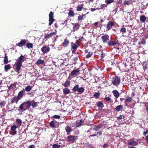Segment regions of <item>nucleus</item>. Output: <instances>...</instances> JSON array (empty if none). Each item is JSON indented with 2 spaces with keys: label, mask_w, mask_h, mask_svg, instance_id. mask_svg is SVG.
Segmentation results:
<instances>
[{
  "label": "nucleus",
  "mask_w": 148,
  "mask_h": 148,
  "mask_svg": "<svg viewBox=\"0 0 148 148\" xmlns=\"http://www.w3.org/2000/svg\"><path fill=\"white\" fill-rule=\"evenodd\" d=\"M26 59L24 56L22 55L16 60V62L15 64V68L14 69V70L18 74L21 72L20 71L21 69V67L22 66L23 62Z\"/></svg>",
  "instance_id": "1"
},
{
  "label": "nucleus",
  "mask_w": 148,
  "mask_h": 148,
  "mask_svg": "<svg viewBox=\"0 0 148 148\" xmlns=\"http://www.w3.org/2000/svg\"><path fill=\"white\" fill-rule=\"evenodd\" d=\"M32 101L30 100H28L26 101L23 102L21 103L19 107V111L21 112H23L29 109L32 105Z\"/></svg>",
  "instance_id": "2"
},
{
  "label": "nucleus",
  "mask_w": 148,
  "mask_h": 148,
  "mask_svg": "<svg viewBox=\"0 0 148 148\" xmlns=\"http://www.w3.org/2000/svg\"><path fill=\"white\" fill-rule=\"evenodd\" d=\"M121 79L118 76H115L112 78V84L113 85L118 86L121 83Z\"/></svg>",
  "instance_id": "3"
},
{
  "label": "nucleus",
  "mask_w": 148,
  "mask_h": 148,
  "mask_svg": "<svg viewBox=\"0 0 148 148\" xmlns=\"http://www.w3.org/2000/svg\"><path fill=\"white\" fill-rule=\"evenodd\" d=\"M53 13L52 11L50 12L49 14V26L51 25L53 23L55 20L53 18Z\"/></svg>",
  "instance_id": "4"
},
{
  "label": "nucleus",
  "mask_w": 148,
  "mask_h": 148,
  "mask_svg": "<svg viewBox=\"0 0 148 148\" xmlns=\"http://www.w3.org/2000/svg\"><path fill=\"white\" fill-rule=\"evenodd\" d=\"M27 43L26 40L25 39H22L21 41L17 43L16 46L19 47H22L25 45Z\"/></svg>",
  "instance_id": "5"
},
{
  "label": "nucleus",
  "mask_w": 148,
  "mask_h": 148,
  "mask_svg": "<svg viewBox=\"0 0 148 148\" xmlns=\"http://www.w3.org/2000/svg\"><path fill=\"white\" fill-rule=\"evenodd\" d=\"M109 36L108 35L105 34L101 36V38L103 43H106L109 40Z\"/></svg>",
  "instance_id": "6"
},
{
  "label": "nucleus",
  "mask_w": 148,
  "mask_h": 148,
  "mask_svg": "<svg viewBox=\"0 0 148 148\" xmlns=\"http://www.w3.org/2000/svg\"><path fill=\"white\" fill-rule=\"evenodd\" d=\"M50 50L49 47L46 46H43L41 49V51L44 53L48 52L50 51Z\"/></svg>",
  "instance_id": "7"
},
{
  "label": "nucleus",
  "mask_w": 148,
  "mask_h": 148,
  "mask_svg": "<svg viewBox=\"0 0 148 148\" xmlns=\"http://www.w3.org/2000/svg\"><path fill=\"white\" fill-rule=\"evenodd\" d=\"M79 71L78 69L74 70L72 71L70 75L72 77H75V76L78 75L79 74Z\"/></svg>",
  "instance_id": "8"
},
{
  "label": "nucleus",
  "mask_w": 148,
  "mask_h": 148,
  "mask_svg": "<svg viewBox=\"0 0 148 148\" xmlns=\"http://www.w3.org/2000/svg\"><path fill=\"white\" fill-rule=\"evenodd\" d=\"M19 100L17 97L16 96H15L14 97H12L11 99V104H12L15 103L16 104H17Z\"/></svg>",
  "instance_id": "9"
},
{
  "label": "nucleus",
  "mask_w": 148,
  "mask_h": 148,
  "mask_svg": "<svg viewBox=\"0 0 148 148\" xmlns=\"http://www.w3.org/2000/svg\"><path fill=\"white\" fill-rule=\"evenodd\" d=\"M114 22L110 21L109 22L107 25L106 28L108 30H109L112 27L114 26Z\"/></svg>",
  "instance_id": "10"
},
{
  "label": "nucleus",
  "mask_w": 148,
  "mask_h": 148,
  "mask_svg": "<svg viewBox=\"0 0 148 148\" xmlns=\"http://www.w3.org/2000/svg\"><path fill=\"white\" fill-rule=\"evenodd\" d=\"M56 33L55 32H51L49 34H47L45 35V38L48 39L50 37H52L53 35H55Z\"/></svg>",
  "instance_id": "11"
},
{
  "label": "nucleus",
  "mask_w": 148,
  "mask_h": 148,
  "mask_svg": "<svg viewBox=\"0 0 148 148\" xmlns=\"http://www.w3.org/2000/svg\"><path fill=\"white\" fill-rule=\"evenodd\" d=\"M138 141H137L133 140H130L128 143V145L132 146H135L138 144Z\"/></svg>",
  "instance_id": "12"
},
{
  "label": "nucleus",
  "mask_w": 148,
  "mask_h": 148,
  "mask_svg": "<svg viewBox=\"0 0 148 148\" xmlns=\"http://www.w3.org/2000/svg\"><path fill=\"white\" fill-rule=\"evenodd\" d=\"M24 92L23 90H21L18 93L17 95L16 96L20 100L23 97Z\"/></svg>",
  "instance_id": "13"
},
{
  "label": "nucleus",
  "mask_w": 148,
  "mask_h": 148,
  "mask_svg": "<svg viewBox=\"0 0 148 148\" xmlns=\"http://www.w3.org/2000/svg\"><path fill=\"white\" fill-rule=\"evenodd\" d=\"M68 139L69 141L71 143H73L76 140L75 137L72 135L69 136Z\"/></svg>",
  "instance_id": "14"
},
{
  "label": "nucleus",
  "mask_w": 148,
  "mask_h": 148,
  "mask_svg": "<svg viewBox=\"0 0 148 148\" xmlns=\"http://www.w3.org/2000/svg\"><path fill=\"white\" fill-rule=\"evenodd\" d=\"M17 84V82H14L13 84H12L8 87V89L9 90L14 89L16 88V85Z\"/></svg>",
  "instance_id": "15"
},
{
  "label": "nucleus",
  "mask_w": 148,
  "mask_h": 148,
  "mask_svg": "<svg viewBox=\"0 0 148 148\" xmlns=\"http://www.w3.org/2000/svg\"><path fill=\"white\" fill-rule=\"evenodd\" d=\"M112 93L116 98H118L119 97L120 94L117 90H114L112 91Z\"/></svg>",
  "instance_id": "16"
},
{
  "label": "nucleus",
  "mask_w": 148,
  "mask_h": 148,
  "mask_svg": "<svg viewBox=\"0 0 148 148\" xmlns=\"http://www.w3.org/2000/svg\"><path fill=\"white\" fill-rule=\"evenodd\" d=\"M17 127L15 125L12 126L11 127V131H13L12 133L14 134H15L16 133V131H15Z\"/></svg>",
  "instance_id": "17"
},
{
  "label": "nucleus",
  "mask_w": 148,
  "mask_h": 148,
  "mask_svg": "<svg viewBox=\"0 0 148 148\" xmlns=\"http://www.w3.org/2000/svg\"><path fill=\"white\" fill-rule=\"evenodd\" d=\"M71 48L74 50H76L79 47L78 45H77L75 43H74L73 42L71 43Z\"/></svg>",
  "instance_id": "18"
},
{
  "label": "nucleus",
  "mask_w": 148,
  "mask_h": 148,
  "mask_svg": "<svg viewBox=\"0 0 148 148\" xmlns=\"http://www.w3.org/2000/svg\"><path fill=\"white\" fill-rule=\"evenodd\" d=\"M11 68V67L10 64H8L7 65H5L4 66V70L5 71L7 72L8 70L10 69Z\"/></svg>",
  "instance_id": "19"
},
{
  "label": "nucleus",
  "mask_w": 148,
  "mask_h": 148,
  "mask_svg": "<svg viewBox=\"0 0 148 148\" xmlns=\"http://www.w3.org/2000/svg\"><path fill=\"white\" fill-rule=\"evenodd\" d=\"M146 19V16L144 15H141L140 16V20L141 22H144L145 21Z\"/></svg>",
  "instance_id": "20"
},
{
  "label": "nucleus",
  "mask_w": 148,
  "mask_h": 148,
  "mask_svg": "<svg viewBox=\"0 0 148 148\" xmlns=\"http://www.w3.org/2000/svg\"><path fill=\"white\" fill-rule=\"evenodd\" d=\"M44 63V60L40 59H38V61L36 62L35 64L37 65H39L40 64H43Z\"/></svg>",
  "instance_id": "21"
},
{
  "label": "nucleus",
  "mask_w": 148,
  "mask_h": 148,
  "mask_svg": "<svg viewBox=\"0 0 148 148\" xmlns=\"http://www.w3.org/2000/svg\"><path fill=\"white\" fill-rule=\"evenodd\" d=\"M3 60V62L4 64H7L8 62H9L10 61H8V57L7 56V54L6 53L5 54V56Z\"/></svg>",
  "instance_id": "22"
},
{
  "label": "nucleus",
  "mask_w": 148,
  "mask_h": 148,
  "mask_svg": "<svg viewBox=\"0 0 148 148\" xmlns=\"http://www.w3.org/2000/svg\"><path fill=\"white\" fill-rule=\"evenodd\" d=\"M89 12H87L85 14H82V15H79L78 16V20L79 21L82 20L83 19L84 16H85L86 14L89 13Z\"/></svg>",
  "instance_id": "23"
},
{
  "label": "nucleus",
  "mask_w": 148,
  "mask_h": 148,
  "mask_svg": "<svg viewBox=\"0 0 148 148\" xmlns=\"http://www.w3.org/2000/svg\"><path fill=\"white\" fill-rule=\"evenodd\" d=\"M84 88L83 87H80L79 88L77 92L79 94H82L84 92Z\"/></svg>",
  "instance_id": "24"
},
{
  "label": "nucleus",
  "mask_w": 148,
  "mask_h": 148,
  "mask_svg": "<svg viewBox=\"0 0 148 148\" xmlns=\"http://www.w3.org/2000/svg\"><path fill=\"white\" fill-rule=\"evenodd\" d=\"M32 101V103L31 106L33 108H35L38 106V103L39 102H35L33 100Z\"/></svg>",
  "instance_id": "25"
},
{
  "label": "nucleus",
  "mask_w": 148,
  "mask_h": 148,
  "mask_svg": "<svg viewBox=\"0 0 148 148\" xmlns=\"http://www.w3.org/2000/svg\"><path fill=\"white\" fill-rule=\"evenodd\" d=\"M65 130L67 132L68 135L69 134L72 130L71 127L69 126H67L66 127V128H65Z\"/></svg>",
  "instance_id": "26"
},
{
  "label": "nucleus",
  "mask_w": 148,
  "mask_h": 148,
  "mask_svg": "<svg viewBox=\"0 0 148 148\" xmlns=\"http://www.w3.org/2000/svg\"><path fill=\"white\" fill-rule=\"evenodd\" d=\"M79 24L77 23L74 25L73 27V31H75L77 30L79 28Z\"/></svg>",
  "instance_id": "27"
},
{
  "label": "nucleus",
  "mask_w": 148,
  "mask_h": 148,
  "mask_svg": "<svg viewBox=\"0 0 148 148\" xmlns=\"http://www.w3.org/2000/svg\"><path fill=\"white\" fill-rule=\"evenodd\" d=\"M108 44L109 46H114L116 45V43L114 41L110 40L108 42Z\"/></svg>",
  "instance_id": "28"
},
{
  "label": "nucleus",
  "mask_w": 148,
  "mask_h": 148,
  "mask_svg": "<svg viewBox=\"0 0 148 148\" xmlns=\"http://www.w3.org/2000/svg\"><path fill=\"white\" fill-rule=\"evenodd\" d=\"M84 5L82 4L77 6V10L78 11H81L83 8Z\"/></svg>",
  "instance_id": "29"
},
{
  "label": "nucleus",
  "mask_w": 148,
  "mask_h": 148,
  "mask_svg": "<svg viewBox=\"0 0 148 148\" xmlns=\"http://www.w3.org/2000/svg\"><path fill=\"white\" fill-rule=\"evenodd\" d=\"M97 106L99 108H102L104 106L103 104L101 101H99L97 103Z\"/></svg>",
  "instance_id": "30"
},
{
  "label": "nucleus",
  "mask_w": 148,
  "mask_h": 148,
  "mask_svg": "<svg viewBox=\"0 0 148 148\" xmlns=\"http://www.w3.org/2000/svg\"><path fill=\"white\" fill-rule=\"evenodd\" d=\"M26 47L28 49L33 48V44L30 42H28L26 45Z\"/></svg>",
  "instance_id": "31"
},
{
  "label": "nucleus",
  "mask_w": 148,
  "mask_h": 148,
  "mask_svg": "<svg viewBox=\"0 0 148 148\" xmlns=\"http://www.w3.org/2000/svg\"><path fill=\"white\" fill-rule=\"evenodd\" d=\"M32 88V87L30 86H27L25 88V90L28 92L30 91Z\"/></svg>",
  "instance_id": "32"
},
{
  "label": "nucleus",
  "mask_w": 148,
  "mask_h": 148,
  "mask_svg": "<svg viewBox=\"0 0 148 148\" xmlns=\"http://www.w3.org/2000/svg\"><path fill=\"white\" fill-rule=\"evenodd\" d=\"M123 108V106L121 105H119L117 106L115 108V110L117 112H119Z\"/></svg>",
  "instance_id": "33"
},
{
  "label": "nucleus",
  "mask_w": 148,
  "mask_h": 148,
  "mask_svg": "<svg viewBox=\"0 0 148 148\" xmlns=\"http://www.w3.org/2000/svg\"><path fill=\"white\" fill-rule=\"evenodd\" d=\"M132 3V2L130 0H125L124 3V4L125 5H130Z\"/></svg>",
  "instance_id": "34"
},
{
  "label": "nucleus",
  "mask_w": 148,
  "mask_h": 148,
  "mask_svg": "<svg viewBox=\"0 0 148 148\" xmlns=\"http://www.w3.org/2000/svg\"><path fill=\"white\" fill-rule=\"evenodd\" d=\"M16 122L18 124L19 126H20L22 124V121L20 119H16Z\"/></svg>",
  "instance_id": "35"
},
{
  "label": "nucleus",
  "mask_w": 148,
  "mask_h": 148,
  "mask_svg": "<svg viewBox=\"0 0 148 148\" xmlns=\"http://www.w3.org/2000/svg\"><path fill=\"white\" fill-rule=\"evenodd\" d=\"M49 125L51 127H54L56 126V124L53 121H51L49 123Z\"/></svg>",
  "instance_id": "36"
},
{
  "label": "nucleus",
  "mask_w": 148,
  "mask_h": 148,
  "mask_svg": "<svg viewBox=\"0 0 148 148\" xmlns=\"http://www.w3.org/2000/svg\"><path fill=\"white\" fill-rule=\"evenodd\" d=\"M78 88H79V85H76L73 87V90L75 92L76 91H77L78 90Z\"/></svg>",
  "instance_id": "37"
},
{
  "label": "nucleus",
  "mask_w": 148,
  "mask_h": 148,
  "mask_svg": "<svg viewBox=\"0 0 148 148\" xmlns=\"http://www.w3.org/2000/svg\"><path fill=\"white\" fill-rule=\"evenodd\" d=\"M143 69L144 70V71H145V70L147 68V64L146 63L144 62L143 64Z\"/></svg>",
  "instance_id": "38"
},
{
  "label": "nucleus",
  "mask_w": 148,
  "mask_h": 148,
  "mask_svg": "<svg viewBox=\"0 0 148 148\" xmlns=\"http://www.w3.org/2000/svg\"><path fill=\"white\" fill-rule=\"evenodd\" d=\"M6 104V102L3 100L1 101H0V106L1 107L3 106Z\"/></svg>",
  "instance_id": "39"
},
{
  "label": "nucleus",
  "mask_w": 148,
  "mask_h": 148,
  "mask_svg": "<svg viewBox=\"0 0 148 148\" xmlns=\"http://www.w3.org/2000/svg\"><path fill=\"white\" fill-rule=\"evenodd\" d=\"M132 97L127 96L126 97L125 101H126L127 102H130L132 101Z\"/></svg>",
  "instance_id": "40"
},
{
  "label": "nucleus",
  "mask_w": 148,
  "mask_h": 148,
  "mask_svg": "<svg viewBox=\"0 0 148 148\" xmlns=\"http://www.w3.org/2000/svg\"><path fill=\"white\" fill-rule=\"evenodd\" d=\"M60 118V116L59 115H54L52 116L51 117V119H53L54 118H56V119H59Z\"/></svg>",
  "instance_id": "41"
},
{
  "label": "nucleus",
  "mask_w": 148,
  "mask_h": 148,
  "mask_svg": "<svg viewBox=\"0 0 148 148\" xmlns=\"http://www.w3.org/2000/svg\"><path fill=\"white\" fill-rule=\"evenodd\" d=\"M120 31L123 33H125L126 32V30L125 27H122L120 29Z\"/></svg>",
  "instance_id": "42"
},
{
  "label": "nucleus",
  "mask_w": 148,
  "mask_h": 148,
  "mask_svg": "<svg viewBox=\"0 0 148 148\" xmlns=\"http://www.w3.org/2000/svg\"><path fill=\"white\" fill-rule=\"evenodd\" d=\"M60 145H58L56 144H54L52 146V148H59L60 147Z\"/></svg>",
  "instance_id": "43"
},
{
  "label": "nucleus",
  "mask_w": 148,
  "mask_h": 148,
  "mask_svg": "<svg viewBox=\"0 0 148 148\" xmlns=\"http://www.w3.org/2000/svg\"><path fill=\"white\" fill-rule=\"evenodd\" d=\"M69 14L71 16H73L74 15V12L72 11H70L69 13Z\"/></svg>",
  "instance_id": "44"
},
{
  "label": "nucleus",
  "mask_w": 148,
  "mask_h": 148,
  "mask_svg": "<svg viewBox=\"0 0 148 148\" xmlns=\"http://www.w3.org/2000/svg\"><path fill=\"white\" fill-rule=\"evenodd\" d=\"M100 96V94L98 93H95L94 95V97H95L96 98H98Z\"/></svg>",
  "instance_id": "45"
},
{
  "label": "nucleus",
  "mask_w": 148,
  "mask_h": 148,
  "mask_svg": "<svg viewBox=\"0 0 148 148\" xmlns=\"http://www.w3.org/2000/svg\"><path fill=\"white\" fill-rule=\"evenodd\" d=\"M145 106L146 108V110L147 112V114H148V103H146Z\"/></svg>",
  "instance_id": "46"
},
{
  "label": "nucleus",
  "mask_w": 148,
  "mask_h": 148,
  "mask_svg": "<svg viewBox=\"0 0 148 148\" xmlns=\"http://www.w3.org/2000/svg\"><path fill=\"white\" fill-rule=\"evenodd\" d=\"M77 127H78L82 125L81 122L77 121L76 122Z\"/></svg>",
  "instance_id": "47"
},
{
  "label": "nucleus",
  "mask_w": 148,
  "mask_h": 148,
  "mask_svg": "<svg viewBox=\"0 0 148 148\" xmlns=\"http://www.w3.org/2000/svg\"><path fill=\"white\" fill-rule=\"evenodd\" d=\"M114 2V0H108L106 1V3L108 4H110L112 3H113Z\"/></svg>",
  "instance_id": "48"
},
{
  "label": "nucleus",
  "mask_w": 148,
  "mask_h": 148,
  "mask_svg": "<svg viewBox=\"0 0 148 148\" xmlns=\"http://www.w3.org/2000/svg\"><path fill=\"white\" fill-rule=\"evenodd\" d=\"M107 7V5H106V4H102L100 6V8H99V9H103L104 7Z\"/></svg>",
  "instance_id": "49"
},
{
  "label": "nucleus",
  "mask_w": 148,
  "mask_h": 148,
  "mask_svg": "<svg viewBox=\"0 0 148 148\" xmlns=\"http://www.w3.org/2000/svg\"><path fill=\"white\" fill-rule=\"evenodd\" d=\"M124 116L123 115H120L119 116L117 117L118 119H124Z\"/></svg>",
  "instance_id": "50"
},
{
  "label": "nucleus",
  "mask_w": 148,
  "mask_h": 148,
  "mask_svg": "<svg viewBox=\"0 0 148 148\" xmlns=\"http://www.w3.org/2000/svg\"><path fill=\"white\" fill-rule=\"evenodd\" d=\"M92 55V53L90 52H89L88 54L86 56V58H88L90 57Z\"/></svg>",
  "instance_id": "51"
},
{
  "label": "nucleus",
  "mask_w": 148,
  "mask_h": 148,
  "mask_svg": "<svg viewBox=\"0 0 148 148\" xmlns=\"http://www.w3.org/2000/svg\"><path fill=\"white\" fill-rule=\"evenodd\" d=\"M70 92L69 89L68 88H65V94H68Z\"/></svg>",
  "instance_id": "52"
},
{
  "label": "nucleus",
  "mask_w": 148,
  "mask_h": 148,
  "mask_svg": "<svg viewBox=\"0 0 148 148\" xmlns=\"http://www.w3.org/2000/svg\"><path fill=\"white\" fill-rule=\"evenodd\" d=\"M146 42L144 40H143L141 41L140 43L143 45H145L146 44Z\"/></svg>",
  "instance_id": "53"
},
{
  "label": "nucleus",
  "mask_w": 148,
  "mask_h": 148,
  "mask_svg": "<svg viewBox=\"0 0 148 148\" xmlns=\"http://www.w3.org/2000/svg\"><path fill=\"white\" fill-rule=\"evenodd\" d=\"M148 134V130H146V131L144 132L143 133V135L144 136H145L147 134Z\"/></svg>",
  "instance_id": "54"
},
{
  "label": "nucleus",
  "mask_w": 148,
  "mask_h": 148,
  "mask_svg": "<svg viewBox=\"0 0 148 148\" xmlns=\"http://www.w3.org/2000/svg\"><path fill=\"white\" fill-rule=\"evenodd\" d=\"M111 100V98L109 97H106L105 99V100L106 101H110Z\"/></svg>",
  "instance_id": "55"
},
{
  "label": "nucleus",
  "mask_w": 148,
  "mask_h": 148,
  "mask_svg": "<svg viewBox=\"0 0 148 148\" xmlns=\"http://www.w3.org/2000/svg\"><path fill=\"white\" fill-rule=\"evenodd\" d=\"M70 84V82H69L66 81L65 82V86H68Z\"/></svg>",
  "instance_id": "56"
},
{
  "label": "nucleus",
  "mask_w": 148,
  "mask_h": 148,
  "mask_svg": "<svg viewBox=\"0 0 148 148\" xmlns=\"http://www.w3.org/2000/svg\"><path fill=\"white\" fill-rule=\"evenodd\" d=\"M99 10V8H91V10L92 12H93L95 10Z\"/></svg>",
  "instance_id": "57"
},
{
  "label": "nucleus",
  "mask_w": 148,
  "mask_h": 148,
  "mask_svg": "<svg viewBox=\"0 0 148 148\" xmlns=\"http://www.w3.org/2000/svg\"><path fill=\"white\" fill-rule=\"evenodd\" d=\"M28 148H35V146L33 145H30L28 147Z\"/></svg>",
  "instance_id": "58"
},
{
  "label": "nucleus",
  "mask_w": 148,
  "mask_h": 148,
  "mask_svg": "<svg viewBox=\"0 0 148 148\" xmlns=\"http://www.w3.org/2000/svg\"><path fill=\"white\" fill-rule=\"evenodd\" d=\"M94 130L95 131H98L100 129L97 126L95 127L94 128Z\"/></svg>",
  "instance_id": "59"
},
{
  "label": "nucleus",
  "mask_w": 148,
  "mask_h": 148,
  "mask_svg": "<svg viewBox=\"0 0 148 148\" xmlns=\"http://www.w3.org/2000/svg\"><path fill=\"white\" fill-rule=\"evenodd\" d=\"M105 56V53H102L101 54V58H103Z\"/></svg>",
  "instance_id": "60"
},
{
  "label": "nucleus",
  "mask_w": 148,
  "mask_h": 148,
  "mask_svg": "<svg viewBox=\"0 0 148 148\" xmlns=\"http://www.w3.org/2000/svg\"><path fill=\"white\" fill-rule=\"evenodd\" d=\"M79 40H80V41H81V40H80V39H79V40H77L76 41V44L77 45H78V46H79Z\"/></svg>",
  "instance_id": "61"
},
{
  "label": "nucleus",
  "mask_w": 148,
  "mask_h": 148,
  "mask_svg": "<svg viewBox=\"0 0 148 148\" xmlns=\"http://www.w3.org/2000/svg\"><path fill=\"white\" fill-rule=\"evenodd\" d=\"M69 43V41L65 39V45Z\"/></svg>",
  "instance_id": "62"
},
{
  "label": "nucleus",
  "mask_w": 148,
  "mask_h": 148,
  "mask_svg": "<svg viewBox=\"0 0 148 148\" xmlns=\"http://www.w3.org/2000/svg\"><path fill=\"white\" fill-rule=\"evenodd\" d=\"M122 2V0H119L118 1L117 3L118 4H120Z\"/></svg>",
  "instance_id": "63"
},
{
  "label": "nucleus",
  "mask_w": 148,
  "mask_h": 148,
  "mask_svg": "<svg viewBox=\"0 0 148 148\" xmlns=\"http://www.w3.org/2000/svg\"><path fill=\"white\" fill-rule=\"evenodd\" d=\"M145 139L146 142L148 143V135L146 136Z\"/></svg>",
  "instance_id": "64"
}]
</instances>
